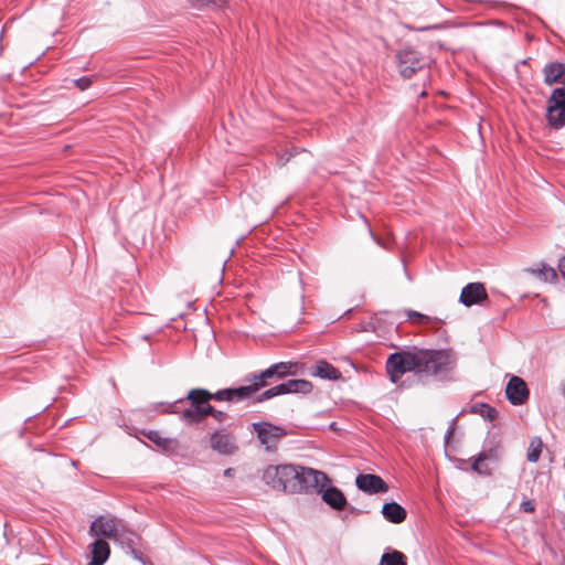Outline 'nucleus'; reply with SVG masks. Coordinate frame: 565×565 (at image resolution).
<instances>
[{"mask_svg": "<svg viewBox=\"0 0 565 565\" xmlns=\"http://www.w3.org/2000/svg\"><path fill=\"white\" fill-rule=\"evenodd\" d=\"M253 431L256 433L260 444L266 449H275L278 441L286 435V430L269 422H257L252 424Z\"/></svg>", "mask_w": 565, "mask_h": 565, "instance_id": "nucleus-8", "label": "nucleus"}, {"mask_svg": "<svg viewBox=\"0 0 565 565\" xmlns=\"http://www.w3.org/2000/svg\"><path fill=\"white\" fill-rule=\"evenodd\" d=\"M543 443L540 437H533L530 441L526 459L530 462H537L542 452Z\"/></svg>", "mask_w": 565, "mask_h": 565, "instance_id": "nucleus-27", "label": "nucleus"}, {"mask_svg": "<svg viewBox=\"0 0 565 565\" xmlns=\"http://www.w3.org/2000/svg\"><path fill=\"white\" fill-rule=\"evenodd\" d=\"M507 399L515 406L526 403L530 391L525 381L516 375H512L505 387Z\"/></svg>", "mask_w": 565, "mask_h": 565, "instance_id": "nucleus-12", "label": "nucleus"}, {"mask_svg": "<svg viewBox=\"0 0 565 565\" xmlns=\"http://www.w3.org/2000/svg\"><path fill=\"white\" fill-rule=\"evenodd\" d=\"M313 493H320L322 501L328 504L332 510L343 511L348 507V501L339 488L331 484V481H324L320 491H313Z\"/></svg>", "mask_w": 565, "mask_h": 565, "instance_id": "nucleus-10", "label": "nucleus"}, {"mask_svg": "<svg viewBox=\"0 0 565 565\" xmlns=\"http://www.w3.org/2000/svg\"><path fill=\"white\" fill-rule=\"evenodd\" d=\"M193 7L201 8L207 6H214L216 8H222L226 0H188Z\"/></svg>", "mask_w": 565, "mask_h": 565, "instance_id": "nucleus-31", "label": "nucleus"}, {"mask_svg": "<svg viewBox=\"0 0 565 565\" xmlns=\"http://www.w3.org/2000/svg\"><path fill=\"white\" fill-rule=\"evenodd\" d=\"M480 455H483L486 457L484 458L486 461L498 459V451H497V448H494V447H490L488 449L483 448V450L480 451Z\"/></svg>", "mask_w": 565, "mask_h": 565, "instance_id": "nucleus-36", "label": "nucleus"}, {"mask_svg": "<svg viewBox=\"0 0 565 565\" xmlns=\"http://www.w3.org/2000/svg\"><path fill=\"white\" fill-rule=\"evenodd\" d=\"M381 513L386 521L393 524H401L407 518V511L405 508L395 501L384 503Z\"/></svg>", "mask_w": 565, "mask_h": 565, "instance_id": "nucleus-19", "label": "nucleus"}, {"mask_svg": "<svg viewBox=\"0 0 565 565\" xmlns=\"http://www.w3.org/2000/svg\"><path fill=\"white\" fill-rule=\"evenodd\" d=\"M342 520H344V521L348 520V514L343 515Z\"/></svg>", "mask_w": 565, "mask_h": 565, "instance_id": "nucleus-44", "label": "nucleus"}, {"mask_svg": "<svg viewBox=\"0 0 565 565\" xmlns=\"http://www.w3.org/2000/svg\"><path fill=\"white\" fill-rule=\"evenodd\" d=\"M279 395L296 394V395H309L313 391V384L303 379H289L284 380L277 384Z\"/></svg>", "mask_w": 565, "mask_h": 565, "instance_id": "nucleus-15", "label": "nucleus"}, {"mask_svg": "<svg viewBox=\"0 0 565 565\" xmlns=\"http://www.w3.org/2000/svg\"><path fill=\"white\" fill-rule=\"evenodd\" d=\"M543 82L547 86L561 84L565 87V63L553 61L548 62L542 68Z\"/></svg>", "mask_w": 565, "mask_h": 565, "instance_id": "nucleus-16", "label": "nucleus"}, {"mask_svg": "<svg viewBox=\"0 0 565 565\" xmlns=\"http://www.w3.org/2000/svg\"><path fill=\"white\" fill-rule=\"evenodd\" d=\"M345 509H347V510H348V512H349L350 514H352V515H360V514H362V513H363V511H362V510H360V509H358V508H355V507H353V505H350L349 503H348V507H347Z\"/></svg>", "mask_w": 565, "mask_h": 565, "instance_id": "nucleus-38", "label": "nucleus"}, {"mask_svg": "<svg viewBox=\"0 0 565 565\" xmlns=\"http://www.w3.org/2000/svg\"><path fill=\"white\" fill-rule=\"evenodd\" d=\"M141 434L149 439V430H142Z\"/></svg>", "mask_w": 565, "mask_h": 565, "instance_id": "nucleus-43", "label": "nucleus"}, {"mask_svg": "<svg viewBox=\"0 0 565 565\" xmlns=\"http://www.w3.org/2000/svg\"><path fill=\"white\" fill-rule=\"evenodd\" d=\"M355 486L367 494L385 493L388 490V484L374 473H359L355 478Z\"/></svg>", "mask_w": 565, "mask_h": 565, "instance_id": "nucleus-14", "label": "nucleus"}, {"mask_svg": "<svg viewBox=\"0 0 565 565\" xmlns=\"http://www.w3.org/2000/svg\"><path fill=\"white\" fill-rule=\"evenodd\" d=\"M277 388H278V386L274 385V386L263 391L262 393L257 394L254 397L253 403L254 404H259V403H263L265 401L271 399V398H274L276 396H279V391H277Z\"/></svg>", "mask_w": 565, "mask_h": 565, "instance_id": "nucleus-29", "label": "nucleus"}, {"mask_svg": "<svg viewBox=\"0 0 565 565\" xmlns=\"http://www.w3.org/2000/svg\"><path fill=\"white\" fill-rule=\"evenodd\" d=\"M103 564H104V563H102V562L90 559V562H89V564H88V565H103Z\"/></svg>", "mask_w": 565, "mask_h": 565, "instance_id": "nucleus-41", "label": "nucleus"}, {"mask_svg": "<svg viewBox=\"0 0 565 565\" xmlns=\"http://www.w3.org/2000/svg\"><path fill=\"white\" fill-rule=\"evenodd\" d=\"M380 565H407V557L404 553L388 547L382 554Z\"/></svg>", "mask_w": 565, "mask_h": 565, "instance_id": "nucleus-23", "label": "nucleus"}, {"mask_svg": "<svg viewBox=\"0 0 565 565\" xmlns=\"http://www.w3.org/2000/svg\"><path fill=\"white\" fill-rule=\"evenodd\" d=\"M535 507L534 500L526 499L521 502L520 510L526 513H533L535 511Z\"/></svg>", "mask_w": 565, "mask_h": 565, "instance_id": "nucleus-35", "label": "nucleus"}, {"mask_svg": "<svg viewBox=\"0 0 565 565\" xmlns=\"http://www.w3.org/2000/svg\"><path fill=\"white\" fill-rule=\"evenodd\" d=\"M546 120L554 129L565 126V87H556L552 90L547 99Z\"/></svg>", "mask_w": 565, "mask_h": 565, "instance_id": "nucleus-7", "label": "nucleus"}, {"mask_svg": "<svg viewBox=\"0 0 565 565\" xmlns=\"http://www.w3.org/2000/svg\"><path fill=\"white\" fill-rule=\"evenodd\" d=\"M277 388H278V386L274 385V386L263 391L262 393L257 394L254 397L253 403L254 404H259V403H263L265 401L271 399V398H274L276 396H279V391H277Z\"/></svg>", "mask_w": 565, "mask_h": 565, "instance_id": "nucleus-28", "label": "nucleus"}, {"mask_svg": "<svg viewBox=\"0 0 565 565\" xmlns=\"http://www.w3.org/2000/svg\"><path fill=\"white\" fill-rule=\"evenodd\" d=\"M405 313L407 316V320L415 324H428V323H439L440 319L433 318L427 315H424L422 312L408 309L405 310Z\"/></svg>", "mask_w": 565, "mask_h": 565, "instance_id": "nucleus-25", "label": "nucleus"}, {"mask_svg": "<svg viewBox=\"0 0 565 565\" xmlns=\"http://www.w3.org/2000/svg\"><path fill=\"white\" fill-rule=\"evenodd\" d=\"M526 271L537 276L541 280L545 282H554L557 280L556 270L545 265L544 263L541 264V268H527Z\"/></svg>", "mask_w": 565, "mask_h": 565, "instance_id": "nucleus-24", "label": "nucleus"}, {"mask_svg": "<svg viewBox=\"0 0 565 565\" xmlns=\"http://www.w3.org/2000/svg\"><path fill=\"white\" fill-rule=\"evenodd\" d=\"M206 411H207V416H212L218 423H224L230 417V415L226 412L216 409L212 405H210V407L206 408Z\"/></svg>", "mask_w": 565, "mask_h": 565, "instance_id": "nucleus-32", "label": "nucleus"}, {"mask_svg": "<svg viewBox=\"0 0 565 565\" xmlns=\"http://www.w3.org/2000/svg\"><path fill=\"white\" fill-rule=\"evenodd\" d=\"M310 374L329 381L342 380V373L326 360L317 361L311 369Z\"/></svg>", "mask_w": 565, "mask_h": 565, "instance_id": "nucleus-18", "label": "nucleus"}, {"mask_svg": "<svg viewBox=\"0 0 565 565\" xmlns=\"http://www.w3.org/2000/svg\"><path fill=\"white\" fill-rule=\"evenodd\" d=\"M305 364L294 361L277 362L259 372H250L246 374L237 386L241 398L244 401L254 397L262 388L273 385L279 381H284L290 376L302 374Z\"/></svg>", "mask_w": 565, "mask_h": 565, "instance_id": "nucleus-3", "label": "nucleus"}, {"mask_svg": "<svg viewBox=\"0 0 565 565\" xmlns=\"http://www.w3.org/2000/svg\"><path fill=\"white\" fill-rule=\"evenodd\" d=\"M74 85L79 89V90H86L88 89L92 84H93V78L89 77V76H82L79 78H76L73 81Z\"/></svg>", "mask_w": 565, "mask_h": 565, "instance_id": "nucleus-34", "label": "nucleus"}, {"mask_svg": "<svg viewBox=\"0 0 565 565\" xmlns=\"http://www.w3.org/2000/svg\"><path fill=\"white\" fill-rule=\"evenodd\" d=\"M233 472V469L232 468H227L225 471H224V475L225 476H231Z\"/></svg>", "mask_w": 565, "mask_h": 565, "instance_id": "nucleus-42", "label": "nucleus"}, {"mask_svg": "<svg viewBox=\"0 0 565 565\" xmlns=\"http://www.w3.org/2000/svg\"><path fill=\"white\" fill-rule=\"evenodd\" d=\"M484 456L480 455V452L471 457V470L480 476H491V469L486 465Z\"/></svg>", "mask_w": 565, "mask_h": 565, "instance_id": "nucleus-26", "label": "nucleus"}, {"mask_svg": "<svg viewBox=\"0 0 565 565\" xmlns=\"http://www.w3.org/2000/svg\"><path fill=\"white\" fill-rule=\"evenodd\" d=\"M394 58L397 72L404 79L413 78L418 72L428 68L431 62L429 56L409 45L398 49Z\"/></svg>", "mask_w": 565, "mask_h": 565, "instance_id": "nucleus-4", "label": "nucleus"}, {"mask_svg": "<svg viewBox=\"0 0 565 565\" xmlns=\"http://www.w3.org/2000/svg\"><path fill=\"white\" fill-rule=\"evenodd\" d=\"M558 269L562 276L565 278V256L558 260Z\"/></svg>", "mask_w": 565, "mask_h": 565, "instance_id": "nucleus-39", "label": "nucleus"}, {"mask_svg": "<svg viewBox=\"0 0 565 565\" xmlns=\"http://www.w3.org/2000/svg\"><path fill=\"white\" fill-rule=\"evenodd\" d=\"M184 403L185 402H180V399H178L173 403H169V404L160 403V407H162L160 412L164 413V414H177V415H179V418L181 419V413H182L181 405Z\"/></svg>", "mask_w": 565, "mask_h": 565, "instance_id": "nucleus-30", "label": "nucleus"}, {"mask_svg": "<svg viewBox=\"0 0 565 565\" xmlns=\"http://www.w3.org/2000/svg\"><path fill=\"white\" fill-rule=\"evenodd\" d=\"M463 414V411H461L455 418L451 419V422L449 423L448 425V428L446 430V434H445V437H444V440H445V444H449V441L451 440L452 438V435L456 430V427H457V422H458V417L461 416Z\"/></svg>", "mask_w": 565, "mask_h": 565, "instance_id": "nucleus-33", "label": "nucleus"}, {"mask_svg": "<svg viewBox=\"0 0 565 565\" xmlns=\"http://www.w3.org/2000/svg\"><path fill=\"white\" fill-rule=\"evenodd\" d=\"M456 364L457 356L450 349H424L414 345L391 353L385 367L390 380L397 383L408 372L444 379Z\"/></svg>", "mask_w": 565, "mask_h": 565, "instance_id": "nucleus-1", "label": "nucleus"}, {"mask_svg": "<svg viewBox=\"0 0 565 565\" xmlns=\"http://www.w3.org/2000/svg\"><path fill=\"white\" fill-rule=\"evenodd\" d=\"M488 300L489 297L482 282H469L462 288L459 297L460 303L468 308L475 305H483Z\"/></svg>", "mask_w": 565, "mask_h": 565, "instance_id": "nucleus-11", "label": "nucleus"}, {"mask_svg": "<svg viewBox=\"0 0 565 565\" xmlns=\"http://www.w3.org/2000/svg\"><path fill=\"white\" fill-rule=\"evenodd\" d=\"M92 547V558L94 561H98L105 563L110 555V546L109 544L102 539H97L95 542L90 544Z\"/></svg>", "mask_w": 565, "mask_h": 565, "instance_id": "nucleus-22", "label": "nucleus"}, {"mask_svg": "<svg viewBox=\"0 0 565 565\" xmlns=\"http://www.w3.org/2000/svg\"><path fill=\"white\" fill-rule=\"evenodd\" d=\"M563 393H564V396H565V385H564V388H563Z\"/></svg>", "mask_w": 565, "mask_h": 565, "instance_id": "nucleus-45", "label": "nucleus"}, {"mask_svg": "<svg viewBox=\"0 0 565 565\" xmlns=\"http://www.w3.org/2000/svg\"><path fill=\"white\" fill-rule=\"evenodd\" d=\"M90 535L95 537L111 539L116 541V537L120 534L117 531L116 523L113 519H106L98 516L90 525Z\"/></svg>", "mask_w": 565, "mask_h": 565, "instance_id": "nucleus-17", "label": "nucleus"}, {"mask_svg": "<svg viewBox=\"0 0 565 565\" xmlns=\"http://www.w3.org/2000/svg\"><path fill=\"white\" fill-rule=\"evenodd\" d=\"M469 413L479 414L484 420L491 423L494 422L499 416V413L494 407L488 403L482 402L472 404L469 408Z\"/></svg>", "mask_w": 565, "mask_h": 565, "instance_id": "nucleus-21", "label": "nucleus"}, {"mask_svg": "<svg viewBox=\"0 0 565 565\" xmlns=\"http://www.w3.org/2000/svg\"><path fill=\"white\" fill-rule=\"evenodd\" d=\"M227 402L237 404L243 402L238 387H225L216 392H210L206 388H191L186 396L180 398V402H189V406L182 409L181 422L191 426L202 423L207 417L206 408L210 402Z\"/></svg>", "mask_w": 565, "mask_h": 565, "instance_id": "nucleus-2", "label": "nucleus"}, {"mask_svg": "<svg viewBox=\"0 0 565 565\" xmlns=\"http://www.w3.org/2000/svg\"><path fill=\"white\" fill-rule=\"evenodd\" d=\"M297 151H285L279 154L278 162L280 166H285L296 153Z\"/></svg>", "mask_w": 565, "mask_h": 565, "instance_id": "nucleus-37", "label": "nucleus"}, {"mask_svg": "<svg viewBox=\"0 0 565 565\" xmlns=\"http://www.w3.org/2000/svg\"><path fill=\"white\" fill-rule=\"evenodd\" d=\"M295 465L268 466L263 473V480L274 490L291 493V479L296 475Z\"/></svg>", "mask_w": 565, "mask_h": 565, "instance_id": "nucleus-6", "label": "nucleus"}, {"mask_svg": "<svg viewBox=\"0 0 565 565\" xmlns=\"http://www.w3.org/2000/svg\"><path fill=\"white\" fill-rule=\"evenodd\" d=\"M439 28H440V25H429V26L420 28L418 30L419 31H427V30L439 29Z\"/></svg>", "mask_w": 565, "mask_h": 565, "instance_id": "nucleus-40", "label": "nucleus"}, {"mask_svg": "<svg viewBox=\"0 0 565 565\" xmlns=\"http://www.w3.org/2000/svg\"><path fill=\"white\" fill-rule=\"evenodd\" d=\"M210 447L223 456L234 455L238 450L235 436L225 428L216 429L211 434Z\"/></svg>", "mask_w": 565, "mask_h": 565, "instance_id": "nucleus-9", "label": "nucleus"}, {"mask_svg": "<svg viewBox=\"0 0 565 565\" xmlns=\"http://www.w3.org/2000/svg\"><path fill=\"white\" fill-rule=\"evenodd\" d=\"M295 477L291 479V493H313L320 491L324 481H329V477L319 470L295 466Z\"/></svg>", "mask_w": 565, "mask_h": 565, "instance_id": "nucleus-5", "label": "nucleus"}, {"mask_svg": "<svg viewBox=\"0 0 565 565\" xmlns=\"http://www.w3.org/2000/svg\"><path fill=\"white\" fill-rule=\"evenodd\" d=\"M149 440L169 455L179 450V441L175 438L162 437L157 430H149Z\"/></svg>", "mask_w": 565, "mask_h": 565, "instance_id": "nucleus-20", "label": "nucleus"}, {"mask_svg": "<svg viewBox=\"0 0 565 565\" xmlns=\"http://www.w3.org/2000/svg\"><path fill=\"white\" fill-rule=\"evenodd\" d=\"M140 536L135 532H121L117 537L116 542L126 550V553L130 554L135 559L142 563V565H153L150 559L143 556L139 550Z\"/></svg>", "mask_w": 565, "mask_h": 565, "instance_id": "nucleus-13", "label": "nucleus"}]
</instances>
